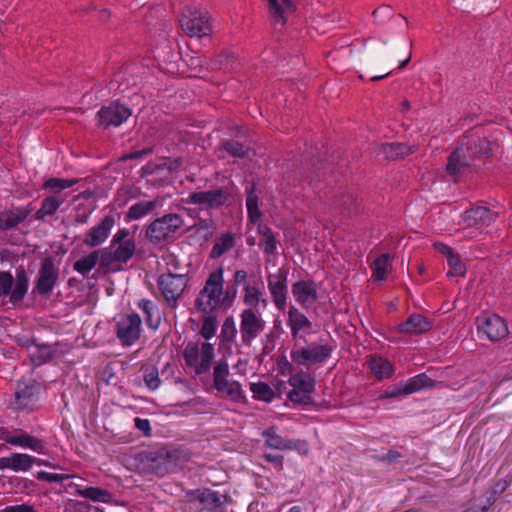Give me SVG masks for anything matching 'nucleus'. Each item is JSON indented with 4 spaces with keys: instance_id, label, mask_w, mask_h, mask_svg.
Listing matches in <instances>:
<instances>
[{
    "instance_id": "45",
    "label": "nucleus",
    "mask_w": 512,
    "mask_h": 512,
    "mask_svg": "<svg viewBox=\"0 0 512 512\" xmlns=\"http://www.w3.org/2000/svg\"><path fill=\"white\" fill-rule=\"evenodd\" d=\"M236 67V58L230 53H221L210 60V68L215 70L230 71Z\"/></svg>"
},
{
    "instance_id": "27",
    "label": "nucleus",
    "mask_w": 512,
    "mask_h": 512,
    "mask_svg": "<svg viewBox=\"0 0 512 512\" xmlns=\"http://www.w3.org/2000/svg\"><path fill=\"white\" fill-rule=\"evenodd\" d=\"M416 151V146L405 143H383L378 147L377 155L388 160H398Z\"/></svg>"
},
{
    "instance_id": "29",
    "label": "nucleus",
    "mask_w": 512,
    "mask_h": 512,
    "mask_svg": "<svg viewBox=\"0 0 512 512\" xmlns=\"http://www.w3.org/2000/svg\"><path fill=\"white\" fill-rule=\"evenodd\" d=\"M233 279L236 286L242 285L243 287L241 295L242 302L245 301L246 294H249L250 291H257L260 292L263 296H266L263 289V282L261 280L248 278V274L245 270H236Z\"/></svg>"
},
{
    "instance_id": "10",
    "label": "nucleus",
    "mask_w": 512,
    "mask_h": 512,
    "mask_svg": "<svg viewBox=\"0 0 512 512\" xmlns=\"http://www.w3.org/2000/svg\"><path fill=\"white\" fill-rule=\"evenodd\" d=\"M229 367L225 361H219L214 367L213 381L218 392L225 394L227 397L235 401L244 398L241 385L234 380H229Z\"/></svg>"
},
{
    "instance_id": "55",
    "label": "nucleus",
    "mask_w": 512,
    "mask_h": 512,
    "mask_svg": "<svg viewBox=\"0 0 512 512\" xmlns=\"http://www.w3.org/2000/svg\"><path fill=\"white\" fill-rule=\"evenodd\" d=\"M223 149L234 157L243 158L247 156L248 150L237 141H227L223 144Z\"/></svg>"
},
{
    "instance_id": "22",
    "label": "nucleus",
    "mask_w": 512,
    "mask_h": 512,
    "mask_svg": "<svg viewBox=\"0 0 512 512\" xmlns=\"http://www.w3.org/2000/svg\"><path fill=\"white\" fill-rule=\"evenodd\" d=\"M292 294L297 303L304 309L313 306L318 300V291L315 282L301 280L292 285Z\"/></svg>"
},
{
    "instance_id": "26",
    "label": "nucleus",
    "mask_w": 512,
    "mask_h": 512,
    "mask_svg": "<svg viewBox=\"0 0 512 512\" xmlns=\"http://www.w3.org/2000/svg\"><path fill=\"white\" fill-rule=\"evenodd\" d=\"M2 467L10 468L13 471H27L29 470L33 464L37 465H47L44 461L39 460L35 457H32L28 454L16 453L11 455L10 457H5L1 459Z\"/></svg>"
},
{
    "instance_id": "6",
    "label": "nucleus",
    "mask_w": 512,
    "mask_h": 512,
    "mask_svg": "<svg viewBox=\"0 0 512 512\" xmlns=\"http://www.w3.org/2000/svg\"><path fill=\"white\" fill-rule=\"evenodd\" d=\"M28 286L29 278L25 269H18L15 279L8 271L0 272V298L9 296L11 303H17L25 297Z\"/></svg>"
},
{
    "instance_id": "12",
    "label": "nucleus",
    "mask_w": 512,
    "mask_h": 512,
    "mask_svg": "<svg viewBox=\"0 0 512 512\" xmlns=\"http://www.w3.org/2000/svg\"><path fill=\"white\" fill-rule=\"evenodd\" d=\"M39 385L34 379L20 380L11 402L15 410H32L38 400Z\"/></svg>"
},
{
    "instance_id": "46",
    "label": "nucleus",
    "mask_w": 512,
    "mask_h": 512,
    "mask_svg": "<svg viewBox=\"0 0 512 512\" xmlns=\"http://www.w3.org/2000/svg\"><path fill=\"white\" fill-rule=\"evenodd\" d=\"M250 390L253 397L260 401L271 402L275 397L273 389L265 382L259 381L252 383L250 385Z\"/></svg>"
},
{
    "instance_id": "23",
    "label": "nucleus",
    "mask_w": 512,
    "mask_h": 512,
    "mask_svg": "<svg viewBox=\"0 0 512 512\" xmlns=\"http://www.w3.org/2000/svg\"><path fill=\"white\" fill-rule=\"evenodd\" d=\"M496 217L497 213L487 207L479 206L466 210L463 214V221L466 226L480 229L489 226Z\"/></svg>"
},
{
    "instance_id": "51",
    "label": "nucleus",
    "mask_w": 512,
    "mask_h": 512,
    "mask_svg": "<svg viewBox=\"0 0 512 512\" xmlns=\"http://www.w3.org/2000/svg\"><path fill=\"white\" fill-rule=\"evenodd\" d=\"M447 262L449 265V271L447 272L448 277H454V276H464L466 273V266L465 264L460 260L459 256L455 253L450 255L447 258Z\"/></svg>"
},
{
    "instance_id": "42",
    "label": "nucleus",
    "mask_w": 512,
    "mask_h": 512,
    "mask_svg": "<svg viewBox=\"0 0 512 512\" xmlns=\"http://www.w3.org/2000/svg\"><path fill=\"white\" fill-rule=\"evenodd\" d=\"M158 204L159 202L156 199L151 201H140L129 208L127 218L129 220H138L152 212Z\"/></svg>"
},
{
    "instance_id": "61",
    "label": "nucleus",
    "mask_w": 512,
    "mask_h": 512,
    "mask_svg": "<svg viewBox=\"0 0 512 512\" xmlns=\"http://www.w3.org/2000/svg\"><path fill=\"white\" fill-rule=\"evenodd\" d=\"M402 457L401 453L397 450H389L385 455L378 456V461L394 463Z\"/></svg>"
},
{
    "instance_id": "19",
    "label": "nucleus",
    "mask_w": 512,
    "mask_h": 512,
    "mask_svg": "<svg viewBox=\"0 0 512 512\" xmlns=\"http://www.w3.org/2000/svg\"><path fill=\"white\" fill-rule=\"evenodd\" d=\"M141 319L137 314L120 318L117 323V337L123 345L130 346L140 337Z\"/></svg>"
},
{
    "instance_id": "59",
    "label": "nucleus",
    "mask_w": 512,
    "mask_h": 512,
    "mask_svg": "<svg viewBox=\"0 0 512 512\" xmlns=\"http://www.w3.org/2000/svg\"><path fill=\"white\" fill-rule=\"evenodd\" d=\"M135 427L142 431L145 436L151 435V426L148 419L135 418L134 419Z\"/></svg>"
},
{
    "instance_id": "28",
    "label": "nucleus",
    "mask_w": 512,
    "mask_h": 512,
    "mask_svg": "<svg viewBox=\"0 0 512 512\" xmlns=\"http://www.w3.org/2000/svg\"><path fill=\"white\" fill-rule=\"evenodd\" d=\"M287 325L293 338L298 337L300 331L309 330L312 327V323L307 316L294 305L289 307Z\"/></svg>"
},
{
    "instance_id": "32",
    "label": "nucleus",
    "mask_w": 512,
    "mask_h": 512,
    "mask_svg": "<svg viewBox=\"0 0 512 512\" xmlns=\"http://www.w3.org/2000/svg\"><path fill=\"white\" fill-rule=\"evenodd\" d=\"M65 200L66 196L63 194H53L46 197L40 209L36 212V218L40 220L44 219L46 216H52Z\"/></svg>"
},
{
    "instance_id": "48",
    "label": "nucleus",
    "mask_w": 512,
    "mask_h": 512,
    "mask_svg": "<svg viewBox=\"0 0 512 512\" xmlns=\"http://www.w3.org/2000/svg\"><path fill=\"white\" fill-rule=\"evenodd\" d=\"M77 182V179L50 178L44 183L43 187L51 190L54 194H62V190L74 186Z\"/></svg>"
},
{
    "instance_id": "17",
    "label": "nucleus",
    "mask_w": 512,
    "mask_h": 512,
    "mask_svg": "<svg viewBox=\"0 0 512 512\" xmlns=\"http://www.w3.org/2000/svg\"><path fill=\"white\" fill-rule=\"evenodd\" d=\"M475 167L476 164L458 145L448 157L446 172L454 181H458L470 174Z\"/></svg>"
},
{
    "instance_id": "7",
    "label": "nucleus",
    "mask_w": 512,
    "mask_h": 512,
    "mask_svg": "<svg viewBox=\"0 0 512 512\" xmlns=\"http://www.w3.org/2000/svg\"><path fill=\"white\" fill-rule=\"evenodd\" d=\"M458 145L474 163L477 159L488 157L493 150V144L477 128L467 131Z\"/></svg>"
},
{
    "instance_id": "11",
    "label": "nucleus",
    "mask_w": 512,
    "mask_h": 512,
    "mask_svg": "<svg viewBox=\"0 0 512 512\" xmlns=\"http://www.w3.org/2000/svg\"><path fill=\"white\" fill-rule=\"evenodd\" d=\"M183 220L178 214H166L154 220L147 228L146 235L153 242L169 238L181 228Z\"/></svg>"
},
{
    "instance_id": "18",
    "label": "nucleus",
    "mask_w": 512,
    "mask_h": 512,
    "mask_svg": "<svg viewBox=\"0 0 512 512\" xmlns=\"http://www.w3.org/2000/svg\"><path fill=\"white\" fill-rule=\"evenodd\" d=\"M434 382L426 374L422 373L416 375L406 382H400L396 385L390 386L386 392L385 397L395 398L399 396H407L416 393L424 388L433 387Z\"/></svg>"
},
{
    "instance_id": "41",
    "label": "nucleus",
    "mask_w": 512,
    "mask_h": 512,
    "mask_svg": "<svg viewBox=\"0 0 512 512\" xmlns=\"http://www.w3.org/2000/svg\"><path fill=\"white\" fill-rule=\"evenodd\" d=\"M334 206L343 215L351 216L357 212L356 200L349 192H343L335 197Z\"/></svg>"
},
{
    "instance_id": "39",
    "label": "nucleus",
    "mask_w": 512,
    "mask_h": 512,
    "mask_svg": "<svg viewBox=\"0 0 512 512\" xmlns=\"http://www.w3.org/2000/svg\"><path fill=\"white\" fill-rule=\"evenodd\" d=\"M289 385L292 388L310 395V393H312L315 389V380L310 374L306 372H300L292 375L289 378Z\"/></svg>"
},
{
    "instance_id": "38",
    "label": "nucleus",
    "mask_w": 512,
    "mask_h": 512,
    "mask_svg": "<svg viewBox=\"0 0 512 512\" xmlns=\"http://www.w3.org/2000/svg\"><path fill=\"white\" fill-rule=\"evenodd\" d=\"M235 245V237L230 232L221 233L215 240L212 247L210 256L212 258H219Z\"/></svg>"
},
{
    "instance_id": "30",
    "label": "nucleus",
    "mask_w": 512,
    "mask_h": 512,
    "mask_svg": "<svg viewBox=\"0 0 512 512\" xmlns=\"http://www.w3.org/2000/svg\"><path fill=\"white\" fill-rule=\"evenodd\" d=\"M296 0H267L270 16L275 23L284 25L286 22V14L295 9Z\"/></svg>"
},
{
    "instance_id": "5",
    "label": "nucleus",
    "mask_w": 512,
    "mask_h": 512,
    "mask_svg": "<svg viewBox=\"0 0 512 512\" xmlns=\"http://www.w3.org/2000/svg\"><path fill=\"white\" fill-rule=\"evenodd\" d=\"M182 30L190 37H203L212 32L210 16L206 11L186 7L179 19Z\"/></svg>"
},
{
    "instance_id": "16",
    "label": "nucleus",
    "mask_w": 512,
    "mask_h": 512,
    "mask_svg": "<svg viewBox=\"0 0 512 512\" xmlns=\"http://www.w3.org/2000/svg\"><path fill=\"white\" fill-rule=\"evenodd\" d=\"M59 279V268L52 257L42 260L36 279V290L40 295H48L55 288Z\"/></svg>"
},
{
    "instance_id": "54",
    "label": "nucleus",
    "mask_w": 512,
    "mask_h": 512,
    "mask_svg": "<svg viewBox=\"0 0 512 512\" xmlns=\"http://www.w3.org/2000/svg\"><path fill=\"white\" fill-rule=\"evenodd\" d=\"M192 229L195 231L197 235L202 237L205 240H208L215 230L214 223L211 220H201L198 223L194 224Z\"/></svg>"
},
{
    "instance_id": "25",
    "label": "nucleus",
    "mask_w": 512,
    "mask_h": 512,
    "mask_svg": "<svg viewBox=\"0 0 512 512\" xmlns=\"http://www.w3.org/2000/svg\"><path fill=\"white\" fill-rule=\"evenodd\" d=\"M432 328V322L420 315L412 314L406 321L397 325V331L404 334H421L429 331Z\"/></svg>"
},
{
    "instance_id": "35",
    "label": "nucleus",
    "mask_w": 512,
    "mask_h": 512,
    "mask_svg": "<svg viewBox=\"0 0 512 512\" xmlns=\"http://www.w3.org/2000/svg\"><path fill=\"white\" fill-rule=\"evenodd\" d=\"M101 260V250H94L87 255L79 258L73 265V268L79 274L85 276L92 269L95 268L97 263Z\"/></svg>"
},
{
    "instance_id": "58",
    "label": "nucleus",
    "mask_w": 512,
    "mask_h": 512,
    "mask_svg": "<svg viewBox=\"0 0 512 512\" xmlns=\"http://www.w3.org/2000/svg\"><path fill=\"white\" fill-rule=\"evenodd\" d=\"M65 512H90V508L85 502L70 501L65 506Z\"/></svg>"
},
{
    "instance_id": "60",
    "label": "nucleus",
    "mask_w": 512,
    "mask_h": 512,
    "mask_svg": "<svg viewBox=\"0 0 512 512\" xmlns=\"http://www.w3.org/2000/svg\"><path fill=\"white\" fill-rule=\"evenodd\" d=\"M263 458L273 464L275 468H277L279 471L283 468V456L271 454V453H265L263 454Z\"/></svg>"
},
{
    "instance_id": "31",
    "label": "nucleus",
    "mask_w": 512,
    "mask_h": 512,
    "mask_svg": "<svg viewBox=\"0 0 512 512\" xmlns=\"http://www.w3.org/2000/svg\"><path fill=\"white\" fill-rule=\"evenodd\" d=\"M5 441L8 444L14 445V446H20L23 448H29L37 453H44L45 452V446L44 443L27 433H19L15 435L7 436Z\"/></svg>"
},
{
    "instance_id": "15",
    "label": "nucleus",
    "mask_w": 512,
    "mask_h": 512,
    "mask_svg": "<svg viewBox=\"0 0 512 512\" xmlns=\"http://www.w3.org/2000/svg\"><path fill=\"white\" fill-rule=\"evenodd\" d=\"M288 272L280 268L277 272L269 274L267 277L268 289L273 299L275 307L279 311H284L287 305L288 295Z\"/></svg>"
},
{
    "instance_id": "36",
    "label": "nucleus",
    "mask_w": 512,
    "mask_h": 512,
    "mask_svg": "<svg viewBox=\"0 0 512 512\" xmlns=\"http://www.w3.org/2000/svg\"><path fill=\"white\" fill-rule=\"evenodd\" d=\"M257 231L260 236L259 245L263 247V251L268 255L275 254L277 250V240L271 228L259 223Z\"/></svg>"
},
{
    "instance_id": "63",
    "label": "nucleus",
    "mask_w": 512,
    "mask_h": 512,
    "mask_svg": "<svg viewBox=\"0 0 512 512\" xmlns=\"http://www.w3.org/2000/svg\"><path fill=\"white\" fill-rule=\"evenodd\" d=\"M434 247L437 251H439L440 253L445 255L446 258H448L450 255H452L454 253L452 248H450L449 246H447L443 243H440V242H436L434 244Z\"/></svg>"
},
{
    "instance_id": "1",
    "label": "nucleus",
    "mask_w": 512,
    "mask_h": 512,
    "mask_svg": "<svg viewBox=\"0 0 512 512\" xmlns=\"http://www.w3.org/2000/svg\"><path fill=\"white\" fill-rule=\"evenodd\" d=\"M242 303L245 308L240 313V336L243 344L251 345L266 327L262 311L266 310L269 302L260 292L250 291Z\"/></svg>"
},
{
    "instance_id": "33",
    "label": "nucleus",
    "mask_w": 512,
    "mask_h": 512,
    "mask_svg": "<svg viewBox=\"0 0 512 512\" xmlns=\"http://www.w3.org/2000/svg\"><path fill=\"white\" fill-rule=\"evenodd\" d=\"M265 443L268 447L277 450H292L295 448L294 442L287 440L276 433L274 427L268 428L262 433Z\"/></svg>"
},
{
    "instance_id": "57",
    "label": "nucleus",
    "mask_w": 512,
    "mask_h": 512,
    "mask_svg": "<svg viewBox=\"0 0 512 512\" xmlns=\"http://www.w3.org/2000/svg\"><path fill=\"white\" fill-rule=\"evenodd\" d=\"M288 398L294 402V403H299V404H308L311 402V397L310 395H308L307 393L305 392H302L300 390H297L295 388H293L289 393H288Z\"/></svg>"
},
{
    "instance_id": "37",
    "label": "nucleus",
    "mask_w": 512,
    "mask_h": 512,
    "mask_svg": "<svg viewBox=\"0 0 512 512\" xmlns=\"http://www.w3.org/2000/svg\"><path fill=\"white\" fill-rule=\"evenodd\" d=\"M28 216L24 209L7 210L0 213V228L11 229L23 222Z\"/></svg>"
},
{
    "instance_id": "13",
    "label": "nucleus",
    "mask_w": 512,
    "mask_h": 512,
    "mask_svg": "<svg viewBox=\"0 0 512 512\" xmlns=\"http://www.w3.org/2000/svg\"><path fill=\"white\" fill-rule=\"evenodd\" d=\"M229 199V193L223 188L196 191L189 194L186 202L196 205L202 210L217 209L223 206Z\"/></svg>"
},
{
    "instance_id": "14",
    "label": "nucleus",
    "mask_w": 512,
    "mask_h": 512,
    "mask_svg": "<svg viewBox=\"0 0 512 512\" xmlns=\"http://www.w3.org/2000/svg\"><path fill=\"white\" fill-rule=\"evenodd\" d=\"M476 324L478 333L490 341L501 340L509 333L505 321L496 314L481 315L477 317Z\"/></svg>"
},
{
    "instance_id": "64",
    "label": "nucleus",
    "mask_w": 512,
    "mask_h": 512,
    "mask_svg": "<svg viewBox=\"0 0 512 512\" xmlns=\"http://www.w3.org/2000/svg\"><path fill=\"white\" fill-rule=\"evenodd\" d=\"M204 65L210 67V61L201 56L191 58V66H193L194 68L202 67Z\"/></svg>"
},
{
    "instance_id": "34",
    "label": "nucleus",
    "mask_w": 512,
    "mask_h": 512,
    "mask_svg": "<svg viewBox=\"0 0 512 512\" xmlns=\"http://www.w3.org/2000/svg\"><path fill=\"white\" fill-rule=\"evenodd\" d=\"M368 365L373 375L379 380L391 377L394 372L391 362L382 357H371Z\"/></svg>"
},
{
    "instance_id": "2",
    "label": "nucleus",
    "mask_w": 512,
    "mask_h": 512,
    "mask_svg": "<svg viewBox=\"0 0 512 512\" xmlns=\"http://www.w3.org/2000/svg\"><path fill=\"white\" fill-rule=\"evenodd\" d=\"M136 251L133 233L127 228H120L113 235L110 246L101 250L100 269L104 272H118L130 261Z\"/></svg>"
},
{
    "instance_id": "43",
    "label": "nucleus",
    "mask_w": 512,
    "mask_h": 512,
    "mask_svg": "<svg viewBox=\"0 0 512 512\" xmlns=\"http://www.w3.org/2000/svg\"><path fill=\"white\" fill-rule=\"evenodd\" d=\"M197 500L200 503L202 510L213 511L221 506V496L212 490L205 489L198 494Z\"/></svg>"
},
{
    "instance_id": "40",
    "label": "nucleus",
    "mask_w": 512,
    "mask_h": 512,
    "mask_svg": "<svg viewBox=\"0 0 512 512\" xmlns=\"http://www.w3.org/2000/svg\"><path fill=\"white\" fill-rule=\"evenodd\" d=\"M76 494L92 501L102 503H108L112 498V494L108 490L98 487H78Z\"/></svg>"
},
{
    "instance_id": "4",
    "label": "nucleus",
    "mask_w": 512,
    "mask_h": 512,
    "mask_svg": "<svg viewBox=\"0 0 512 512\" xmlns=\"http://www.w3.org/2000/svg\"><path fill=\"white\" fill-rule=\"evenodd\" d=\"M183 358L188 367L194 369L197 375L207 372L214 358V347L212 344L203 342H189L183 350Z\"/></svg>"
},
{
    "instance_id": "47",
    "label": "nucleus",
    "mask_w": 512,
    "mask_h": 512,
    "mask_svg": "<svg viewBox=\"0 0 512 512\" xmlns=\"http://www.w3.org/2000/svg\"><path fill=\"white\" fill-rule=\"evenodd\" d=\"M246 207L248 212V219L253 224H259L261 218V211L258 208V197L254 192V187H251L246 198Z\"/></svg>"
},
{
    "instance_id": "53",
    "label": "nucleus",
    "mask_w": 512,
    "mask_h": 512,
    "mask_svg": "<svg viewBox=\"0 0 512 512\" xmlns=\"http://www.w3.org/2000/svg\"><path fill=\"white\" fill-rule=\"evenodd\" d=\"M237 329L232 316L227 317L221 328V337L226 342H233L236 338Z\"/></svg>"
},
{
    "instance_id": "8",
    "label": "nucleus",
    "mask_w": 512,
    "mask_h": 512,
    "mask_svg": "<svg viewBox=\"0 0 512 512\" xmlns=\"http://www.w3.org/2000/svg\"><path fill=\"white\" fill-rule=\"evenodd\" d=\"M188 283V278L184 274L172 272L163 273L159 276L157 284L165 301L174 307L178 299L183 294Z\"/></svg>"
},
{
    "instance_id": "52",
    "label": "nucleus",
    "mask_w": 512,
    "mask_h": 512,
    "mask_svg": "<svg viewBox=\"0 0 512 512\" xmlns=\"http://www.w3.org/2000/svg\"><path fill=\"white\" fill-rule=\"evenodd\" d=\"M217 330V321L214 316L207 314L202 319L200 335L206 340L212 338Z\"/></svg>"
},
{
    "instance_id": "24",
    "label": "nucleus",
    "mask_w": 512,
    "mask_h": 512,
    "mask_svg": "<svg viewBox=\"0 0 512 512\" xmlns=\"http://www.w3.org/2000/svg\"><path fill=\"white\" fill-rule=\"evenodd\" d=\"M139 461L145 468L159 473L167 469L169 453L165 448L144 451L139 454Z\"/></svg>"
},
{
    "instance_id": "50",
    "label": "nucleus",
    "mask_w": 512,
    "mask_h": 512,
    "mask_svg": "<svg viewBox=\"0 0 512 512\" xmlns=\"http://www.w3.org/2000/svg\"><path fill=\"white\" fill-rule=\"evenodd\" d=\"M143 380H144L145 385L150 390H155V389L159 388V386L161 384L158 370L154 366H148L143 369Z\"/></svg>"
},
{
    "instance_id": "56",
    "label": "nucleus",
    "mask_w": 512,
    "mask_h": 512,
    "mask_svg": "<svg viewBox=\"0 0 512 512\" xmlns=\"http://www.w3.org/2000/svg\"><path fill=\"white\" fill-rule=\"evenodd\" d=\"M37 478L39 480H43V481H46L49 483H58V482H63L64 480L69 479L70 476L65 475V474H57V473L41 471L38 473Z\"/></svg>"
},
{
    "instance_id": "21",
    "label": "nucleus",
    "mask_w": 512,
    "mask_h": 512,
    "mask_svg": "<svg viewBox=\"0 0 512 512\" xmlns=\"http://www.w3.org/2000/svg\"><path fill=\"white\" fill-rule=\"evenodd\" d=\"M115 225V218L113 215H106L101 221L93 226L86 234L83 243L88 247H96L106 241L111 229Z\"/></svg>"
},
{
    "instance_id": "62",
    "label": "nucleus",
    "mask_w": 512,
    "mask_h": 512,
    "mask_svg": "<svg viewBox=\"0 0 512 512\" xmlns=\"http://www.w3.org/2000/svg\"><path fill=\"white\" fill-rule=\"evenodd\" d=\"M1 512H36L34 507L29 504H21L15 506H8L4 508Z\"/></svg>"
},
{
    "instance_id": "49",
    "label": "nucleus",
    "mask_w": 512,
    "mask_h": 512,
    "mask_svg": "<svg viewBox=\"0 0 512 512\" xmlns=\"http://www.w3.org/2000/svg\"><path fill=\"white\" fill-rule=\"evenodd\" d=\"M139 308L146 316V322L150 327L156 328L159 324V317L153 318L154 313L157 312L156 305L150 301L143 299L139 302Z\"/></svg>"
},
{
    "instance_id": "3",
    "label": "nucleus",
    "mask_w": 512,
    "mask_h": 512,
    "mask_svg": "<svg viewBox=\"0 0 512 512\" xmlns=\"http://www.w3.org/2000/svg\"><path fill=\"white\" fill-rule=\"evenodd\" d=\"M235 292H224L223 268L212 271L195 300V306L205 314H212L222 307H230L235 299Z\"/></svg>"
},
{
    "instance_id": "20",
    "label": "nucleus",
    "mask_w": 512,
    "mask_h": 512,
    "mask_svg": "<svg viewBox=\"0 0 512 512\" xmlns=\"http://www.w3.org/2000/svg\"><path fill=\"white\" fill-rule=\"evenodd\" d=\"M97 115L100 124L108 128L109 126L121 125L131 116V111L124 105L112 103L107 107L101 108Z\"/></svg>"
},
{
    "instance_id": "9",
    "label": "nucleus",
    "mask_w": 512,
    "mask_h": 512,
    "mask_svg": "<svg viewBox=\"0 0 512 512\" xmlns=\"http://www.w3.org/2000/svg\"><path fill=\"white\" fill-rule=\"evenodd\" d=\"M332 347L328 344L311 343L291 351V360L302 366L322 363L330 357Z\"/></svg>"
},
{
    "instance_id": "44",
    "label": "nucleus",
    "mask_w": 512,
    "mask_h": 512,
    "mask_svg": "<svg viewBox=\"0 0 512 512\" xmlns=\"http://www.w3.org/2000/svg\"><path fill=\"white\" fill-rule=\"evenodd\" d=\"M391 268V261L389 254H382L376 258L371 265L372 275L375 280L383 281L387 277V273Z\"/></svg>"
}]
</instances>
